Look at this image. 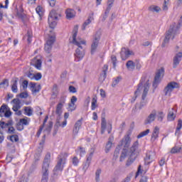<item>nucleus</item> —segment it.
I'll use <instances>...</instances> for the list:
<instances>
[{"mask_svg":"<svg viewBox=\"0 0 182 182\" xmlns=\"http://www.w3.org/2000/svg\"><path fill=\"white\" fill-rule=\"evenodd\" d=\"M79 31V26H75L73 30V45H76L78 48L75 50V62H80L85 56V50H83V47L80 45H86V41L85 40L77 41L76 38L77 36V32Z\"/></svg>","mask_w":182,"mask_h":182,"instance_id":"f257e3e1","label":"nucleus"},{"mask_svg":"<svg viewBox=\"0 0 182 182\" xmlns=\"http://www.w3.org/2000/svg\"><path fill=\"white\" fill-rule=\"evenodd\" d=\"M50 164V153L46 155L42 167V178L41 182H48L49 180V164Z\"/></svg>","mask_w":182,"mask_h":182,"instance_id":"f03ea898","label":"nucleus"},{"mask_svg":"<svg viewBox=\"0 0 182 182\" xmlns=\"http://www.w3.org/2000/svg\"><path fill=\"white\" fill-rule=\"evenodd\" d=\"M137 149H139V141H136L132 144V147L130 148L129 158L128 159V160L127 161V163H126L127 167L132 166V164H133V163H134V160H136V159L137 157V153H138Z\"/></svg>","mask_w":182,"mask_h":182,"instance_id":"7ed1b4c3","label":"nucleus"},{"mask_svg":"<svg viewBox=\"0 0 182 182\" xmlns=\"http://www.w3.org/2000/svg\"><path fill=\"white\" fill-rule=\"evenodd\" d=\"M149 89H150V82H148L145 84L140 103H136L135 105V107L139 109V110H141L143 107L147 105V100H146V97L147 96V94L149 93Z\"/></svg>","mask_w":182,"mask_h":182,"instance_id":"20e7f679","label":"nucleus"},{"mask_svg":"<svg viewBox=\"0 0 182 182\" xmlns=\"http://www.w3.org/2000/svg\"><path fill=\"white\" fill-rule=\"evenodd\" d=\"M148 82H150V80L149 79V77H147V76H143L141 78L140 82L138 85V87L136 90L134 92V96L132 97V100H131V103H134V102H136L137 96H139V93H140V92L142 91L143 89H144V86H146V83H147Z\"/></svg>","mask_w":182,"mask_h":182,"instance_id":"39448f33","label":"nucleus"},{"mask_svg":"<svg viewBox=\"0 0 182 182\" xmlns=\"http://www.w3.org/2000/svg\"><path fill=\"white\" fill-rule=\"evenodd\" d=\"M68 153H60L58 156V161L57 162V165L54 168V171H62L63 170V165L66 163V159H68Z\"/></svg>","mask_w":182,"mask_h":182,"instance_id":"423d86ee","label":"nucleus"},{"mask_svg":"<svg viewBox=\"0 0 182 182\" xmlns=\"http://www.w3.org/2000/svg\"><path fill=\"white\" fill-rule=\"evenodd\" d=\"M59 16H61L60 14L58 13L55 9L51 10L48 16V23L51 29H55V26L57 25L56 21H58Z\"/></svg>","mask_w":182,"mask_h":182,"instance_id":"0eeeda50","label":"nucleus"},{"mask_svg":"<svg viewBox=\"0 0 182 182\" xmlns=\"http://www.w3.org/2000/svg\"><path fill=\"white\" fill-rule=\"evenodd\" d=\"M177 33V31L174 30V27H171L166 31L165 35V38L164 39V42L162 43V48H166V45L170 42V38L172 36V40L174 39Z\"/></svg>","mask_w":182,"mask_h":182,"instance_id":"6e6552de","label":"nucleus"},{"mask_svg":"<svg viewBox=\"0 0 182 182\" xmlns=\"http://www.w3.org/2000/svg\"><path fill=\"white\" fill-rule=\"evenodd\" d=\"M100 36H102L100 31H97L94 35L91 44V55H95V52H96V49H97V46H99V42H100Z\"/></svg>","mask_w":182,"mask_h":182,"instance_id":"1a4fd4ad","label":"nucleus"},{"mask_svg":"<svg viewBox=\"0 0 182 182\" xmlns=\"http://www.w3.org/2000/svg\"><path fill=\"white\" fill-rule=\"evenodd\" d=\"M164 76V68H161V69L158 70L156 73V75L154 79V82H153L154 87H157L160 82H161V79H163Z\"/></svg>","mask_w":182,"mask_h":182,"instance_id":"9d476101","label":"nucleus"},{"mask_svg":"<svg viewBox=\"0 0 182 182\" xmlns=\"http://www.w3.org/2000/svg\"><path fill=\"white\" fill-rule=\"evenodd\" d=\"M66 95H62L60 97L59 103L56 106L55 114L58 116H60L62 114V109H63V105L66 103Z\"/></svg>","mask_w":182,"mask_h":182,"instance_id":"9b49d317","label":"nucleus"},{"mask_svg":"<svg viewBox=\"0 0 182 182\" xmlns=\"http://www.w3.org/2000/svg\"><path fill=\"white\" fill-rule=\"evenodd\" d=\"M131 135V132H127L124 137L121 140V144L118 145L120 146L121 149L122 146H124V149H129V147H130V144L132 143V139H130Z\"/></svg>","mask_w":182,"mask_h":182,"instance_id":"f8f14e48","label":"nucleus"},{"mask_svg":"<svg viewBox=\"0 0 182 182\" xmlns=\"http://www.w3.org/2000/svg\"><path fill=\"white\" fill-rule=\"evenodd\" d=\"M133 55H134V53L133 51H130V50L127 49L126 48H122L120 52L122 60H127V59H129V58Z\"/></svg>","mask_w":182,"mask_h":182,"instance_id":"ddd939ff","label":"nucleus"},{"mask_svg":"<svg viewBox=\"0 0 182 182\" xmlns=\"http://www.w3.org/2000/svg\"><path fill=\"white\" fill-rule=\"evenodd\" d=\"M154 159H156V153L153 151H147L146 157L144 158L145 164L149 166L150 163L153 162Z\"/></svg>","mask_w":182,"mask_h":182,"instance_id":"4468645a","label":"nucleus"},{"mask_svg":"<svg viewBox=\"0 0 182 182\" xmlns=\"http://www.w3.org/2000/svg\"><path fill=\"white\" fill-rule=\"evenodd\" d=\"M178 87V84L176 82H169L167 86L165 87L164 92H165V95L167 96L168 93H171L173 89H177Z\"/></svg>","mask_w":182,"mask_h":182,"instance_id":"2eb2a0df","label":"nucleus"},{"mask_svg":"<svg viewBox=\"0 0 182 182\" xmlns=\"http://www.w3.org/2000/svg\"><path fill=\"white\" fill-rule=\"evenodd\" d=\"M157 114V111L156 109H153L151 113L146 117L144 120V124H151L154 120H156V116Z\"/></svg>","mask_w":182,"mask_h":182,"instance_id":"dca6fc26","label":"nucleus"},{"mask_svg":"<svg viewBox=\"0 0 182 182\" xmlns=\"http://www.w3.org/2000/svg\"><path fill=\"white\" fill-rule=\"evenodd\" d=\"M109 69V65H105L103 67L102 73L100 74V76L99 77V81L101 82V83H103L105 80H106V77H107V70Z\"/></svg>","mask_w":182,"mask_h":182,"instance_id":"f3484780","label":"nucleus"},{"mask_svg":"<svg viewBox=\"0 0 182 182\" xmlns=\"http://www.w3.org/2000/svg\"><path fill=\"white\" fill-rule=\"evenodd\" d=\"M92 157H93V152H91L89 154V156L87 157V160L83 164L82 170H84V171H86V170L89 168Z\"/></svg>","mask_w":182,"mask_h":182,"instance_id":"a211bd4d","label":"nucleus"},{"mask_svg":"<svg viewBox=\"0 0 182 182\" xmlns=\"http://www.w3.org/2000/svg\"><path fill=\"white\" fill-rule=\"evenodd\" d=\"M106 114L105 112H102V121H101V134H105V132H106Z\"/></svg>","mask_w":182,"mask_h":182,"instance_id":"6ab92c4d","label":"nucleus"},{"mask_svg":"<svg viewBox=\"0 0 182 182\" xmlns=\"http://www.w3.org/2000/svg\"><path fill=\"white\" fill-rule=\"evenodd\" d=\"M182 58V53L179 52L178 53L175 57L173 58V69H176L177 66L180 64V62L181 61Z\"/></svg>","mask_w":182,"mask_h":182,"instance_id":"aec40b11","label":"nucleus"},{"mask_svg":"<svg viewBox=\"0 0 182 182\" xmlns=\"http://www.w3.org/2000/svg\"><path fill=\"white\" fill-rule=\"evenodd\" d=\"M82 120H83V118H81L75 122V124L74 125V129H73L74 134H77V133H79V130H80V127H82Z\"/></svg>","mask_w":182,"mask_h":182,"instance_id":"412c9836","label":"nucleus"},{"mask_svg":"<svg viewBox=\"0 0 182 182\" xmlns=\"http://www.w3.org/2000/svg\"><path fill=\"white\" fill-rule=\"evenodd\" d=\"M60 116L58 115V117L56 119V122L54 125V128H53V136H56V134H58V132L59 130V127H60V126H62L60 124Z\"/></svg>","mask_w":182,"mask_h":182,"instance_id":"4be33fe9","label":"nucleus"},{"mask_svg":"<svg viewBox=\"0 0 182 182\" xmlns=\"http://www.w3.org/2000/svg\"><path fill=\"white\" fill-rule=\"evenodd\" d=\"M31 65L35 66V68L38 70H41V69H42V60L41 59H37L36 58H35L33 60V62L31 63Z\"/></svg>","mask_w":182,"mask_h":182,"instance_id":"5701e85b","label":"nucleus"},{"mask_svg":"<svg viewBox=\"0 0 182 182\" xmlns=\"http://www.w3.org/2000/svg\"><path fill=\"white\" fill-rule=\"evenodd\" d=\"M93 15H95V13L92 12L89 16L88 18L87 19V21L85 22H84V23L82 24V31H85L86 30V27L87 26V25H90L92 22V21H93Z\"/></svg>","mask_w":182,"mask_h":182,"instance_id":"b1692460","label":"nucleus"},{"mask_svg":"<svg viewBox=\"0 0 182 182\" xmlns=\"http://www.w3.org/2000/svg\"><path fill=\"white\" fill-rule=\"evenodd\" d=\"M65 15H66V18L69 20L70 19H73V18H75V16H76V11H75V10L72 9H68L65 11Z\"/></svg>","mask_w":182,"mask_h":182,"instance_id":"393cba45","label":"nucleus"},{"mask_svg":"<svg viewBox=\"0 0 182 182\" xmlns=\"http://www.w3.org/2000/svg\"><path fill=\"white\" fill-rule=\"evenodd\" d=\"M13 124L14 121H12V119L9 120L7 123L4 121V119L0 121V127L2 129H6V127H9V126H12Z\"/></svg>","mask_w":182,"mask_h":182,"instance_id":"a878e982","label":"nucleus"},{"mask_svg":"<svg viewBox=\"0 0 182 182\" xmlns=\"http://www.w3.org/2000/svg\"><path fill=\"white\" fill-rule=\"evenodd\" d=\"M43 150V146L38 147V152L34 155L35 163H37V161H39V160H41V154H42Z\"/></svg>","mask_w":182,"mask_h":182,"instance_id":"bb28decb","label":"nucleus"},{"mask_svg":"<svg viewBox=\"0 0 182 182\" xmlns=\"http://www.w3.org/2000/svg\"><path fill=\"white\" fill-rule=\"evenodd\" d=\"M171 110L172 111H170L167 115L168 122H174V120H176V115L174 114V112H173L174 108H172Z\"/></svg>","mask_w":182,"mask_h":182,"instance_id":"cd10ccee","label":"nucleus"},{"mask_svg":"<svg viewBox=\"0 0 182 182\" xmlns=\"http://www.w3.org/2000/svg\"><path fill=\"white\" fill-rule=\"evenodd\" d=\"M18 77L15 78V80L13 81V85L11 86V90L14 93H18Z\"/></svg>","mask_w":182,"mask_h":182,"instance_id":"c85d7f7f","label":"nucleus"},{"mask_svg":"<svg viewBox=\"0 0 182 182\" xmlns=\"http://www.w3.org/2000/svg\"><path fill=\"white\" fill-rule=\"evenodd\" d=\"M127 68L131 70H134V68H136V64L133 60H128L126 63Z\"/></svg>","mask_w":182,"mask_h":182,"instance_id":"c756f323","label":"nucleus"},{"mask_svg":"<svg viewBox=\"0 0 182 182\" xmlns=\"http://www.w3.org/2000/svg\"><path fill=\"white\" fill-rule=\"evenodd\" d=\"M24 112L26 116H32L33 114V109L31 107H25Z\"/></svg>","mask_w":182,"mask_h":182,"instance_id":"7c9ffc66","label":"nucleus"},{"mask_svg":"<svg viewBox=\"0 0 182 182\" xmlns=\"http://www.w3.org/2000/svg\"><path fill=\"white\" fill-rule=\"evenodd\" d=\"M9 86V80L8 79H4L1 82H0V88L6 89Z\"/></svg>","mask_w":182,"mask_h":182,"instance_id":"2f4dec72","label":"nucleus"},{"mask_svg":"<svg viewBox=\"0 0 182 182\" xmlns=\"http://www.w3.org/2000/svg\"><path fill=\"white\" fill-rule=\"evenodd\" d=\"M126 157H127V149H123L120 158H119V161H123V160H124V159H126Z\"/></svg>","mask_w":182,"mask_h":182,"instance_id":"473e14b6","label":"nucleus"},{"mask_svg":"<svg viewBox=\"0 0 182 182\" xmlns=\"http://www.w3.org/2000/svg\"><path fill=\"white\" fill-rule=\"evenodd\" d=\"M55 36H51L49 37V38L47 40V42L46 45H48L50 46H53V44L55 43Z\"/></svg>","mask_w":182,"mask_h":182,"instance_id":"72a5a7b5","label":"nucleus"},{"mask_svg":"<svg viewBox=\"0 0 182 182\" xmlns=\"http://www.w3.org/2000/svg\"><path fill=\"white\" fill-rule=\"evenodd\" d=\"M97 103V97H94L92 98V105H91V110H95L96 107H97V105H96Z\"/></svg>","mask_w":182,"mask_h":182,"instance_id":"f704fd0d","label":"nucleus"},{"mask_svg":"<svg viewBox=\"0 0 182 182\" xmlns=\"http://www.w3.org/2000/svg\"><path fill=\"white\" fill-rule=\"evenodd\" d=\"M120 146H118L116 149L115 151H114V157L113 160H117V158L119 157V154H120Z\"/></svg>","mask_w":182,"mask_h":182,"instance_id":"c9c22d12","label":"nucleus"},{"mask_svg":"<svg viewBox=\"0 0 182 182\" xmlns=\"http://www.w3.org/2000/svg\"><path fill=\"white\" fill-rule=\"evenodd\" d=\"M36 11L39 15L40 18L43 16V8H42V6H38L36 9Z\"/></svg>","mask_w":182,"mask_h":182,"instance_id":"e433bc0d","label":"nucleus"},{"mask_svg":"<svg viewBox=\"0 0 182 182\" xmlns=\"http://www.w3.org/2000/svg\"><path fill=\"white\" fill-rule=\"evenodd\" d=\"M52 127H53V122L50 121L48 125L46 128V132L48 134H50V132H52Z\"/></svg>","mask_w":182,"mask_h":182,"instance_id":"4c0bfd02","label":"nucleus"},{"mask_svg":"<svg viewBox=\"0 0 182 182\" xmlns=\"http://www.w3.org/2000/svg\"><path fill=\"white\" fill-rule=\"evenodd\" d=\"M181 127H182V120L178 119L175 134H180V130H181Z\"/></svg>","mask_w":182,"mask_h":182,"instance_id":"58836bf2","label":"nucleus"},{"mask_svg":"<svg viewBox=\"0 0 182 182\" xmlns=\"http://www.w3.org/2000/svg\"><path fill=\"white\" fill-rule=\"evenodd\" d=\"M149 11H150V12H160V7L157 6H150Z\"/></svg>","mask_w":182,"mask_h":182,"instance_id":"ea45409f","label":"nucleus"},{"mask_svg":"<svg viewBox=\"0 0 182 182\" xmlns=\"http://www.w3.org/2000/svg\"><path fill=\"white\" fill-rule=\"evenodd\" d=\"M150 133V129H146L145 131L141 132L138 136L137 139H141V137H144V136H147Z\"/></svg>","mask_w":182,"mask_h":182,"instance_id":"a19ab883","label":"nucleus"},{"mask_svg":"<svg viewBox=\"0 0 182 182\" xmlns=\"http://www.w3.org/2000/svg\"><path fill=\"white\" fill-rule=\"evenodd\" d=\"M10 140L14 143L15 141L16 143L17 141H19V136L17 134H14L10 136Z\"/></svg>","mask_w":182,"mask_h":182,"instance_id":"79ce46f5","label":"nucleus"},{"mask_svg":"<svg viewBox=\"0 0 182 182\" xmlns=\"http://www.w3.org/2000/svg\"><path fill=\"white\" fill-rule=\"evenodd\" d=\"M102 173V169H97L95 172V180L96 181H100V174Z\"/></svg>","mask_w":182,"mask_h":182,"instance_id":"37998d69","label":"nucleus"},{"mask_svg":"<svg viewBox=\"0 0 182 182\" xmlns=\"http://www.w3.org/2000/svg\"><path fill=\"white\" fill-rule=\"evenodd\" d=\"M181 150V147L174 146L173 148L171 149V153L172 154H176V153H180Z\"/></svg>","mask_w":182,"mask_h":182,"instance_id":"c03bdc74","label":"nucleus"},{"mask_svg":"<svg viewBox=\"0 0 182 182\" xmlns=\"http://www.w3.org/2000/svg\"><path fill=\"white\" fill-rule=\"evenodd\" d=\"M9 107H8V105L4 104L0 107V113H5L6 112V110L9 109Z\"/></svg>","mask_w":182,"mask_h":182,"instance_id":"a18cd8bd","label":"nucleus"},{"mask_svg":"<svg viewBox=\"0 0 182 182\" xmlns=\"http://www.w3.org/2000/svg\"><path fill=\"white\" fill-rule=\"evenodd\" d=\"M111 60L113 64L114 69H116V63L117 62V58H116V55H112L111 56Z\"/></svg>","mask_w":182,"mask_h":182,"instance_id":"49530a36","label":"nucleus"},{"mask_svg":"<svg viewBox=\"0 0 182 182\" xmlns=\"http://www.w3.org/2000/svg\"><path fill=\"white\" fill-rule=\"evenodd\" d=\"M41 89H42V87L41 86V85H38L34 89H32L31 92H32L33 95V93H39V92H41Z\"/></svg>","mask_w":182,"mask_h":182,"instance_id":"de8ad7c7","label":"nucleus"},{"mask_svg":"<svg viewBox=\"0 0 182 182\" xmlns=\"http://www.w3.org/2000/svg\"><path fill=\"white\" fill-rule=\"evenodd\" d=\"M157 117L159 122H163V119H164V113L163 112H158Z\"/></svg>","mask_w":182,"mask_h":182,"instance_id":"09e8293b","label":"nucleus"},{"mask_svg":"<svg viewBox=\"0 0 182 182\" xmlns=\"http://www.w3.org/2000/svg\"><path fill=\"white\" fill-rule=\"evenodd\" d=\"M18 123H21L23 126H28V125H29V122H28V119H26L25 118L20 119Z\"/></svg>","mask_w":182,"mask_h":182,"instance_id":"8fccbe9b","label":"nucleus"},{"mask_svg":"<svg viewBox=\"0 0 182 182\" xmlns=\"http://www.w3.org/2000/svg\"><path fill=\"white\" fill-rule=\"evenodd\" d=\"M112 144H113L112 142L107 143L105 146V153H109V151H110V149H112Z\"/></svg>","mask_w":182,"mask_h":182,"instance_id":"3c124183","label":"nucleus"},{"mask_svg":"<svg viewBox=\"0 0 182 182\" xmlns=\"http://www.w3.org/2000/svg\"><path fill=\"white\" fill-rule=\"evenodd\" d=\"M9 134H16V130L14 127H9L8 129Z\"/></svg>","mask_w":182,"mask_h":182,"instance_id":"603ef678","label":"nucleus"},{"mask_svg":"<svg viewBox=\"0 0 182 182\" xmlns=\"http://www.w3.org/2000/svg\"><path fill=\"white\" fill-rule=\"evenodd\" d=\"M29 85V82L26 80H23L22 82L23 90H26L28 89V85Z\"/></svg>","mask_w":182,"mask_h":182,"instance_id":"864d4df0","label":"nucleus"},{"mask_svg":"<svg viewBox=\"0 0 182 182\" xmlns=\"http://www.w3.org/2000/svg\"><path fill=\"white\" fill-rule=\"evenodd\" d=\"M113 4H114V0H108L107 1V9L108 11H110L112 9V6H113Z\"/></svg>","mask_w":182,"mask_h":182,"instance_id":"5fc2aeb1","label":"nucleus"},{"mask_svg":"<svg viewBox=\"0 0 182 182\" xmlns=\"http://www.w3.org/2000/svg\"><path fill=\"white\" fill-rule=\"evenodd\" d=\"M72 163L75 166H77L79 164V159L77 156H74L72 160Z\"/></svg>","mask_w":182,"mask_h":182,"instance_id":"6e6d98bb","label":"nucleus"},{"mask_svg":"<svg viewBox=\"0 0 182 182\" xmlns=\"http://www.w3.org/2000/svg\"><path fill=\"white\" fill-rule=\"evenodd\" d=\"M26 76H27V77H29V79H31V80L35 79V74L31 73V71L26 73Z\"/></svg>","mask_w":182,"mask_h":182,"instance_id":"4d7b16f0","label":"nucleus"},{"mask_svg":"<svg viewBox=\"0 0 182 182\" xmlns=\"http://www.w3.org/2000/svg\"><path fill=\"white\" fill-rule=\"evenodd\" d=\"M52 46H49L48 44L45 45L44 49L47 53H50V50H52Z\"/></svg>","mask_w":182,"mask_h":182,"instance_id":"13d9d810","label":"nucleus"},{"mask_svg":"<svg viewBox=\"0 0 182 182\" xmlns=\"http://www.w3.org/2000/svg\"><path fill=\"white\" fill-rule=\"evenodd\" d=\"M120 77H117L114 81L112 82V87H116V85L120 82Z\"/></svg>","mask_w":182,"mask_h":182,"instance_id":"bf43d9fd","label":"nucleus"},{"mask_svg":"<svg viewBox=\"0 0 182 182\" xmlns=\"http://www.w3.org/2000/svg\"><path fill=\"white\" fill-rule=\"evenodd\" d=\"M24 127L21 124V122H18L16 124V129L18 130V132H22V130H23Z\"/></svg>","mask_w":182,"mask_h":182,"instance_id":"052dcab7","label":"nucleus"},{"mask_svg":"<svg viewBox=\"0 0 182 182\" xmlns=\"http://www.w3.org/2000/svg\"><path fill=\"white\" fill-rule=\"evenodd\" d=\"M68 90L70 93H76V92H77V90H76V87L73 85H70Z\"/></svg>","mask_w":182,"mask_h":182,"instance_id":"680f3d73","label":"nucleus"},{"mask_svg":"<svg viewBox=\"0 0 182 182\" xmlns=\"http://www.w3.org/2000/svg\"><path fill=\"white\" fill-rule=\"evenodd\" d=\"M12 116V112H11V109L9 108L5 112H4V117H11Z\"/></svg>","mask_w":182,"mask_h":182,"instance_id":"e2e57ef3","label":"nucleus"},{"mask_svg":"<svg viewBox=\"0 0 182 182\" xmlns=\"http://www.w3.org/2000/svg\"><path fill=\"white\" fill-rule=\"evenodd\" d=\"M70 109H68V112H73L75 110H76V106H75V104H69L68 105Z\"/></svg>","mask_w":182,"mask_h":182,"instance_id":"0e129e2a","label":"nucleus"},{"mask_svg":"<svg viewBox=\"0 0 182 182\" xmlns=\"http://www.w3.org/2000/svg\"><path fill=\"white\" fill-rule=\"evenodd\" d=\"M28 96V95L26 92H23L19 94V97H21V99H26Z\"/></svg>","mask_w":182,"mask_h":182,"instance_id":"69168bd1","label":"nucleus"},{"mask_svg":"<svg viewBox=\"0 0 182 182\" xmlns=\"http://www.w3.org/2000/svg\"><path fill=\"white\" fill-rule=\"evenodd\" d=\"M21 109V104H14L13 106V110L14 112H18Z\"/></svg>","mask_w":182,"mask_h":182,"instance_id":"338daca9","label":"nucleus"},{"mask_svg":"<svg viewBox=\"0 0 182 182\" xmlns=\"http://www.w3.org/2000/svg\"><path fill=\"white\" fill-rule=\"evenodd\" d=\"M34 79L35 80H41L42 79V74L41 73H38L34 75Z\"/></svg>","mask_w":182,"mask_h":182,"instance_id":"774afa93","label":"nucleus"}]
</instances>
